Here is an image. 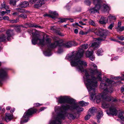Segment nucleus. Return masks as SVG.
Masks as SVG:
<instances>
[{"mask_svg": "<svg viewBox=\"0 0 124 124\" xmlns=\"http://www.w3.org/2000/svg\"><path fill=\"white\" fill-rule=\"evenodd\" d=\"M89 65L91 68L89 70L90 73L86 70L84 72L85 73L83 77L85 83V85L89 93L91 95L92 99H95L97 102L98 103L101 101L102 107L103 108H109L110 114L112 115H116L117 111L116 108L113 105L110 106L107 102L112 100V97L108 95V94L110 93L113 92V88L111 86L112 81L107 78L105 82L102 81L101 83L100 87L101 89L103 90L102 94L95 95V89L97 86V79L101 81V75L100 72L97 70V66L93 63H91Z\"/></svg>", "mask_w": 124, "mask_h": 124, "instance_id": "1", "label": "nucleus"}, {"mask_svg": "<svg viewBox=\"0 0 124 124\" xmlns=\"http://www.w3.org/2000/svg\"><path fill=\"white\" fill-rule=\"evenodd\" d=\"M88 47V45L87 44L82 45L80 47L78 52L74 51L66 57L67 58L71 61V66H75L77 70L81 72H84L86 70H84V67L87 66V63L85 61L79 60V59L83 56L84 50Z\"/></svg>", "mask_w": 124, "mask_h": 124, "instance_id": "2", "label": "nucleus"}, {"mask_svg": "<svg viewBox=\"0 0 124 124\" xmlns=\"http://www.w3.org/2000/svg\"><path fill=\"white\" fill-rule=\"evenodd\" d=\"M78 109L79 110L80 108H82V110L80 111H78L77 110L75 109L73 110H70L71 111L69 113L63 112L62 111L61 108L59 106H56L55 108V112L59 111V113L58 114L56 117L53 116V120L50 121L49 124H61L62 119H64L65 117H66L70 120H71L74 119L76 117L75 116V110L78 112H80L83 110V108L80 107L77 104Z\"/></svg>", "mask_w": 124, "mask_h": 124, "instance_id": "3", "label": "nucleus"}, {"mask_svg": "<svg viewBox=\"0 0 124 124\" xmlns=\"http://www.w3.org/2000/svg\"><path fill=\"white\" fill-rule=\"evenodd\" d=\"M57 99L58 103L62 104L67 103L69 104L61 106L65 110H68L69 109L73 110L76 109L78 111L82 110L81 108L80 110L78 109L77 104L75 102V100L73 99L70 98L68 96H60Z\"/></svg>", "mask_w": 124, "mask_h": 124, "instance_id": "4", "label": "nucleus"}, {"mask_svg": "<svg viewBox=\"0 0 124 124\" xmlns=\"http://www.w3.org/2000/svg\"><path fill=\"white\" fill-rule=\"evenodd\" d=\"M95 33L100 36V38L95 39H94L95 42L91 44L90 48L92 49V48L94 50L96 49L99 46V43L100 41L104 40L105 39L107 34V32L105 30L99 29L97 31L95 32Z\"/></svg>", "mask_w": 124, "mask_h": 124, "instance_id": "5", "label": "nucleus"}, {"mask_svg": "<svg viewBox=\"0 0 124 124\" xmlns=\"http://www.w3.org/2000/svg\"><path fill=\"white\" fill-rule=\"evenodd\" d=\"M40 35L39 34H35L33 35L32 39L31 40L32 43L33 45H35L38 43L42 46L46 44L48 45V47L51 44V39L50 38H47L45 41L44 39H40Z\"/></svg>", "mask_w": 124, "mask_h": 124, "instance_id": "6", "label": "nucleus"}, {"mask_svg": "<svg viewBox=\"0 0 124 124\" xmlns=\"http://www.w3.org/2000/svg\"><path fill=\"white\" fill-rule=\"evenodd\" d=\"M37 110L33 108H31L28 109L24 113L21 121V123L23 124L27 122L30 116L36 112Z\"/></svg>", "mask_w": 124, "mask_h": 124, "instance_id": "7", "label": "nucleus"}, {"mask_svg": "<svg viewBox=\"0 0 124 124\" xmlns=\"http://www.w3.org/2000/svg\"><path fill=\"white\" fill-rule=\"evenodd\" d=\"M59 46V42L57 41H55L54 43H51L50 45L48 48L44 52V54L46 56H50L51 54L50 52L51 48H54Z\"/></svg>", "mask_w": 124, "mask_h": 124, "instance_id": "8", "label": "nucleus"}, {"mask_svg": "<svg viewBox=\"0 0 124 124\" xmlns=\"http://www.w3.org/2000/svg\"><path fill=\"white\" fill-rule=\"evenodd\" d=\"M94 4L95 5L94 7L91 8L89 10V11L91 13H94L98 12L100 9V6L99 5V2L100 0H93Z\"/></svg>", "mask_w": 124, "mask_h": 124, "instance_id": "9", "label": "nucleus"}, {"mask_svg": "<svg viewBox=\"0 0 124 124\" xmlns=\"http://www.w3.org/2000/svg\"><path fill=\"white\" fill-rule=\"evenodd\" d=\"M92 49L90 48H89L88 50L86 52L85 55L87 57L89 58L92 61H93L95 59V57L93 55V52L92 50Z\"/></svg>", "mask_w": 124, "mask_h": 124, "instance_id": "10", "label": "nucleus"}, {"mask_svg": "<svg viewBox=\"0 0 124 124\" xmlns=\"http://www.w3.org/2000/svg\"><path fill=\"white\" fill-rule=\"evenodd\" d=\"M100 0V1L99 2L100 7V9H101V11L104 12L109 11L110 9V7L107 5L103 4L101 3V0Z\"/></svg>", "mask_w": 124, "mask_h": 124, "instance_id": "11", "label": "nucleus"}, {"mask_svg": "<svg viewBox=\"0 0 124 124\" xmlns=\"http://www.w3.org/2000/svg\"><path fill=\"white\" fill-rule=\"evenodd\" d=\"M1 65V63L0 62V66ZM7 70L6 68L0 69V79L6 77L7 75Z\"/></svg>", "mask_w": 124, "mask_h": 124, "instance_id": "12", "label": "nucleus"}, {"mask_svg": "<svg viewBox=\"0 0 124 124\" xmlns=\"http://www.w3.org/2000/svg\"><path fill=\"white\" fill-rule=\"evenodd\" d=\"M49 13L52 14H45L44 15V16L45 17L46 16H49L51 17L52 18L54 19H55V16L58 15V14L56 11H50Z\"/></svg>", "mask_w": 124, "mask_h": 124, "instance_id": "13", "label": "nucleus"}, {"mask_svg": "<svg viewBox=\"0 0 124 124\" xmlns=\"http://www.w3.org/2000/svg\"><path fill=\"white\" fill-rule=\"evenodd\" d=\"M45 2V0H39L37 3L34 4V7L35 8H38L44 4Z\"/></svg>", "mask_w": 124, "mask_h": 124, "instance_id": "14", "label": "nucleus"}, {"mask_svg": "<svg viewBox=\"0 0 124 124\" xmlns=\"http://www.w3.org/2000/svg\"><path fill=\"white\" fill-rule=\"evenodd\" d=\"M75 45V42L74 41H71L63 44V46L65 47L69 48Z\"/></svg>", "mask_w": 124, "mask_h": 124, "instance_id": "15", "label": "nucleus"}, {"mask_svg": "<svg viewBox=\"0 0 124 124\" xmlns=\"http://www.w3.org/2000/svg\"><path fill=\"white\" fill-rule=\"evenodd\" d=\"M13 116L12 114L9 113H6L5 118V120L7 122L10 121L13 118Z\"/></svg>", "mask_w": 124, "mask_h": 124, "instance_id": "16", "label": "nucleus"}, {"mask_svg": "<svg viewBox=\"0 0 124 124\" xmlns=\"http://www.w3.org/2000/svg\"><path fill=\"white\" fill-rule=\"evenodd\" d=\"M6 33L8 36L7 39L8 41H10V38L14 35L13 30H8L6 32Z\"/></svg>", "mask_w": 124, "mask_h": 124, "instance_id": "17", "label": "nucleus"}, {"mask_svg": "<svg viewBox=\"0 0 124 124\" xmlns=\"http://www.w3.org/2000/svg\"><path fill=\"white\" fill-rule=\"evenodd\" d=\"M18 6L22 8H26L29 6V4L28 2L24 1L21 2L19 5Z\"/></svg>", "mask_w": 124, "mask_h": 124, "instance_id": "18", "label": "nucleus"}, {"mask_svg": "<svg viewBox=\"0 0 124 124\" xmlns=\"http://www.w3.org/2000/svg\"><path fill=\"white\" fill-rule=\"evenodd\" d=\"M97 110L96 108L94 107L91 108L88 110V113L91 116L94 115L96 112Z\"/></svg>", "mask_w": 124, "mask_h": 124, "instance_id": "19", "label": "nucleus"}, {"mask_svg": "<svg viewBox=\"0 0 124 124\" xmlns=\"http://www.w3.org/2000/svg\"><path fill=\"white\" fill-rule=\"evenodd\" d=\"M108 20V18L103 16H102L101 17L99 22L101 24H105L107 22Z\"/></svg>", "mask_w": 124, "mask_h": 124, "instance_id": "20", "label": "nucleus"}, {"mask_svg": "<svg viewBox=\"0 0 124 124\" xmlns=\"http://www.w3.org/2000/svg\"><path fill=\"white\" fill-rule=\"evenodd\" d=\"M26 24L28 25L29 27H34L37 28L41 29L43 28L42 27H41L40 26H38L35 24H31V23H27Z\"/></svg>", "mask_w": 124, "mask_h": 124, "instance_id": "21", "label": "nucleus"}, {"mask_svg": "<svg viewBox=\"0 0 124 124\" xmlns=\"http://www.w3.org/2000/svg\"><path fill=\"white\" fill-rule=\"evenodd\" d=\"M108 20H109L110 21H112L113 20L116 19V17L113 15L110 14L108 16Z\"/></svg>", "mask_w": 124, "mask_h": 124, "instance_id": "22", "label": "nucleus"}, {"mask_svg": "<svg viewBox=\"0 0 124 124\" xmlns=\"http://www.w3.org/2000/svg\"><path fill=\"white\" fill-rule=\"evenodd\" d=\"M7 38L4 34H2L0 36V42H3L5 41Z\"/></svg>", "mask_w": 124, "mask_h": 124, "instance_id": "23", "label": "nucleus"}, {"mask_svg": "<svg viewBox=\"0 0 124 124\" xmlns=\"http://www.w3.org/2000/svg\"><path fill=\"white\" fill-rule=\"evenodd\" d=\"M89 103L88 102H85L83 101H80L79 102V104L82 107L85 106L87 105Z\"/></svg>", "mask_w": 124, "mask_h": 124, "instance_id": "24", "label": "nucleus"}, {"mask_svg": "<svg viewBox=\"0 0 124 124\" xmlns=\"http://www.w3.org/2000/svg\"><path fill=\"white\" fill-rule=\"evenodd\" d=\"M103 51L101 48L99 49L97 51L96 54L98 56H100L102 55V53Z\"/></svg>", "mask_w": 124, "mask_h": 124, "instance_id": "25", "label": "nucleus"}, {"mask_svg": "<svg viewBox=\"0 0 124 124\" xmlns=\"http://www.w3.org/2000/svg\"><path fill=\"white\" fill-rule=\"evenodd\" d=\"M123 113L120 112L119 113L118 115V117L120 118L122 121L124 122V117L123 114Z\"/></svg>", "mask_w": 124, "mask_h": 124, "instance_id": "26", "label": "nucleus"}, {"mask_svg": "<svg viewBox=\"0 0 124 124\" xmlns=\"http://www.w3.org/2000/svg\"><path fill=\"white\" fill-rule=\"evenodd\" d=\"M116 29L117 31L118 32L122 31L124 30V27L123 26H121L118 28H117Z\"/></svg>", "mask_w": 124, "mask_h": 124, "instance_id": "27", "label": "nucleus"}, {"mask_svg": "<svg viewBox=\"0 0 124 124\" xmlns=\"http://www.w3.org/2000/svg\"><path fill=\"white\" fill-rule=\"evenodd\" d=\"M16 2L15 0H10L9 3L11 5L14 6L16 5Z\"/></svg>", "mask_w": 124, "mask_h": 124, "instance_id": "28", "label": "nucleus"}, {"mask_svg": "<svg viewBox=\"0 0 124 124\" xmlns=\"http://www.w3.org/2000/svg\"><path fill=\"white\" fill-rule=\"evenodd\" d=\"M88 33V31L84 32L83 31L81 30L79 32V34L81 35H87Z\"/></svg>", "mask_w": 124, "mask_h": 124, "instance_id": "29", "label": "nucleus"}, {"mask_svg": "<svg viewBox=\"0 0 124 124\" xmlns=\"http://www.w3.org/2000/svg\"><path fill=\"white\" fill-rule=\"evenodd\" d=\"M1 6L2 8H5V9H7L9 8V7L6 5L4 3L1 4Z\"/></svg>", "mask_w": 124, "mask_h": 124, "instance_id": "30", "label": "nucleus"}, {"mask_svg": "<svg viewBox=\"0 0 124 124\" xmlns=\"http://www.w3.org/2000/svg\"><path fill=\"white\" fill-rule=\"evenodd\" d=\"M68 18H59L58 21L59 22L63 23L68 20Z\"/></svg>", "mask_w": 124, "mask_h": 124, "instance_id": "31", "label": "nucleus"}, {"mask_svg": "<svg viewBox=\"0 0 124 124\" xmlns=\"http://www.w3.org/2000/svg\"><path fill=\"white\" fill-rule=\"evenodd\" d=\"M19 16L23 19L26 18L27 17V15L25 14L22 13Z\"/></svg>", "mask_w": 124, "mask_h": 124, "instance_id": "32", "label": "nucleus"}, {"mask_svg": "<svg viewBox=\"0 0 124 124\" xmlns=\"http://www.w3.org/2000/svg\"><path fill=\"white\" fill-rule=\"evenodd\" d=\"M102 112L101 111H100L98 112V115L97 116V118H100L102 116Z\"/></svg>", "mask_w": 124, "mask_h": 124, "instance_id": "33", "label": "nucleus"}, {"mask_svg": "<svg viewBox=\"0 0 124 124\" xmlns=\"http://www.w3.org/2000/svg\"><path fill=\"white\" fill-rule=\"evenodd\" d=\"M87 19H83V21H80L79 22V24L81 25H86L85 23H84L85 22V21L87 20Z\"/></svg>", "mask_w": 124, "mask_h": 124, "instance_id": "34", "label": "nucleus"}, {"mask_svg": "<svg viewBox=\"0 0 124 124\" xmlns=\"http://www.w3.org/2000/svg\"><path fill=\"white\" fill-rule=\"evenodd\" d=\"M89 24L93 26H95L96 25L95 22L92 20H90L89 21Z\"/></svg>", "mask_w": 124, "mask_h": 124, "instance_id": "35", "label": "nucleus"}, {"mask_svg": "<svg viewBox=\"0 0 124 124\" xmlns=\"http://www.w3.org/2000/svg\"><path fill=\"white\" fill-rule=\"evenodd\" d=\"M16 9L17 11H19L21 13H24L25 12L24 9H22L20 8H17Z\"/></svg>", "mask_w": 124, "mask_h": 124, "instance_id": "36", "label": "nucleus"}, {"mask_svg": "<svg viewBox=\"0 0 124 124\" xmlns=\"http://www.w3.org/2000/svg\"><path fill=\"white\" fill-rule=\"evenodd\" d=\"M92 116L90 114L88 113V115H87L85 117V119L86 120H88L91 116Z\"/></svg>", "mask_w": 124, "mask_h": 124, "instance_id": "37", "label": "nucleus"}, {"mask_svg": "<svg viewBox=\"0 0 124 124\" xmlns=\"http://www.w3.org/2000/svg\"><path fill=\"white\" fill-rule=\"evenodd\" d=\"M72 25L73 26L76 27H77V26H78L81 27L83 28V27L82 26L79 25L77 23H73L72 24Z\"/></svg>", "mask_w": 124, "mask_h": 124, "instance_id": "38", "label": "nucleus"}, {"mask_svg": "<svg viewBox=\"0 0 124 124\" xmlns=\"http://www.w3.org/2000/svg\"><path fill=\"white\" fill-rule=\"evenodd\" d=\"M38 0H30L29 2L30 3L33 4L35 3Z\"/></svg>", "mask_w": 124, "mask_h": 124, "instance_id": "39", "label": "nucleus"}, {"mask_svg": "<svg viewBox=\"0 0 124 124\" xmlns=\"http://www.w3.org/2000/svg\"><path fill=\"white\" fill-rule=\"evenodd\" d=\"M85 3L86 5H89L90 4V1L89 0H87L85 1Z\"/></svg>", "mask_w": 124, "mask_h": 124, "instance_id": "40", "label": "nucleus"}, {"mask_svg": "<svg viewBox=\"0 0 124 124\" xmlns=\"http://www.w3.org/2000/svg\"><path fill=\"white\" fill-rule=\"evenodd\" d=\"M114 23L111 24L109 26L108 28L110 29H111L112 27H114Z\"/></svg>", "mask_w": 124, "mask_h": 124, "instance_id": "41", "label": "nucleus"}, {"mask_svg": "<svg viewBox=\"0 0 124 124\" xmlns=\"http://www.w3.org/2000/svg\"><path fill=\"white\" fill-rule=\"evenodd\" d=\"M121 22H118V23L117 26L116 27V28L121 27Z\"/></svg>", "mask_w": 124, "mask_h": 124, "instance_id": "42", "label": "nucleus"}, {"mask_svg": "<svg viewBox=\"0 0 124 124\" xmlns=\"http://www.w3.org/2000/svg\"><path fill=\"white\" fill-rule=\"evenodd\" d=\"M34 105L35 107H37L40 106L41 105L39 103H37L34 104Z\"/></svg>", "mask_w": 124, "mask_h": 124, "instance_id": "43", "label": "nucleus"}, {"mask_svg": "<svg viewBox=\"0 0 124 124\" xmlns=\"http://www.w3.org/2000/svg\"><path fill=\"white\" fill-rule=\"evenodd\" d=\"M117 37L119 39L121 40H124V37H123V36H119L118 37Z\"/></svg>", "mask_w": 124, "mask_h": 124, "instance_id": "44", "label": "nucleus"}, {"mask_svg": "<svg viewBox=\"0 0 124 124\" xmlns=\"http://www.w3.org/2000/svg\"><path fill=\"white\" fill-rule=\"evenodd\" d=\"M3 19L4 20H9V18L8 16H4L3 17Z\"/></svg>", "mask_w": 124, "mask_h": 124, "instance_id": "45", "label": "nucleus"}, {"mask_svg": "<svg viewBox=\"0 0 124 124\" xmlns=\"http://www.w3.org/2000/svg\"><path fill=\"white\" fill-rule=\"evenodd\" d=\"M63 52V50L62 49H59L58 51V53H61Z\"/></svg>", "mask_w": 124, "mask_h": 124, "instance_id": "46", "label": "nucleus"}, {"mask_svg": "<svg viewBox=\"0 0 124 124\" xmlns=\"http://www.w3.org/2000/svg\"><path fill=\"white\" fill-rule=\"evenodd\" d=\"M10 22L12 23H15V20H10Z\"/></svg>", "mask_w": 124, "mask_h": 124, "instance_id": "47", "label": "nucleus"}, {"mask_svg": "<svg viewBox=\"0 0 124 124\" xmlns=\"http://www.w3.org/2000/svg\"><path fill=\"white\" fill-rule=\"evenodd\" d=\"M121 91L122 93H123L124 91V86H123L121 88Z\"/></svg>", "mask_w": 124, "mask_h": 124, "instance_id": "48", "label": "nucleus"}, {"mask_svg": "<svg viewBox=\"0 0 124 124\" xmlns=\"http://www.w3.org/2000/svg\"><path fill=\"white\" fill-rule=\"evenodd\" d=\"M78 32V30L77 29H75L74 31V32L76 34H77Z\"/></svg>", "mask_w": 124, "mask_h": 124, "instance_id": "49", "label": "nucleus"}, {"mask_svg": "<svg viewBox=\"0 0 124 124\" xmlns=\"http://www.w3.org/2000/svg\"><path fill=\"white\" fill-rule=\"evenodd\" d=\"M12 14L14 16L16 15L18 16V14L16 12L13 13Z\"/></svg>", "mask_w": 124, "mask_h": 124, "instance_id": "50", "label": "nucleus"}, {"mask_svg": "<svg viewBox=\"0 0 124 124\" xmlns=\"http://www.w3.org/2000/svg\"><path fill=\"white\" fill-rule=\"evenodd\" d=\"M16 31L17 32H20L21 31V29L19 28H17L16 29Z\"/></svg>", "mask_w": 124, "mask_h": 124, "instance_id": "51", "label": "nucleus"}, {"mask_svg": "<svg viewBox=\"0 0 124 124\" xmlns=\"http://www.w3.org/2000/svg\"><path fill=\"white\" fill-rule=\"evenodd\" d=\"M45 107H42L39 110V111H41L43 110H44V109H45Z\"/></svg>", "mask_w": 124, "mask_h": 124, "instance_id": "52", "label": "nucleus"}, {"mask_svg": "<svg viewBox=\"0 0 124 124\" xmlns=\"http://www.w3.org/2000/svg\"><path fill=\"white\" fill-rule=\"evenodd\" d=\"M10 11H11L10 10H7L6 11V13H7V14L9 13H10Z\"/></svg>", "mask_w": 124, "mask_h": 124, "instance_id": "53", "label": "nucleus"}, {"mask_svg": "<svg viewBox=\"0 0 124 124\" xmlns=\"http://www.w3.org/2000/svg\"><path fill=\"white\" fill-rule=\"evenodd\" d=\"M6 13V11H2L1 12V15H4Z\"/></svg>", "mask_w": 124, "mask_h": 124, "instance_id": "54", "label": "nucleus"}, {"mask_svg": "<svg viewBox=\"0 0 124 124\" xmlns=\"http://www.w3.org/2000/svg\"><path fill=\"white\" fill-rule=\"evenodd\" d=\"M19 19L18 18H17L16 19V20H15V23H16L17 22H18L19 21Z\"/></svg>", "mask_w": 124, "mask_h": 124, "instance_id": "55", "label": "nucleus"}, {"mask_svg": "<svg viewBox=\"0 0 124 124\" xmlns=\"http://www.w3.org/2000/svg\"><path fill=\"white\" fill-rule=\"evenodd\" d=\"M10 109V107L9 106H8V107H7L6 108V109L7 110H9Z\"/></svg>", "mask_w": 124, "mask_h": 124, "instance_id": "56", "label": "nucleus"}, {"mask_svg": "<svg viewBox=\"0 0 124 124\" xmlns=\"http://www.w3.org/2000/svg\"><path fill=\"white\" fill-rule=\"evenodd\" d=\"M119 57L117 56H116V57H115L114 59V60H117V59H118V58Z\"/></svg>", "mask_w": 124, "mask_h": 124, "instance_id": "57", "label": "nucleus"}, {"mask_svg": "<svg viewBox=\"0 0 124 124\" xmlns=\"http://www.w3.org/2000/svg\"><path fill=\"white\" fill-rule=\"evenodd\" d=\"M68 19V20H70V22H73V21H74V20H73L72 19Z\"/></svg>", "mask_w": 124, "mask_h": 124, "instance_id": "58", "label": "nucleus"}, {"mask_svg": "<svg viewBox=\"0 0 124 124\" xmlns=\"http://www.w3.org/2000/svg\"><path fill=\"white\" fill-rule=\"evenodd\" d=\"M15 108H13L12 109H11L10 110V112L11 113H13L15 111Z\"/></svg>", "mask_w": 124, "mask_h": 124, "instance_id": "59", "label": "nucleus"}, {"mask_svg": "<svg viewBox=\"0 0 124 124\" xmlns=\"http://www.w3.org/2000/svg\"><path fill=\"white\" fill-rule=\"evenodd\" d=\"M58 34L59 35L61 36H63L64 35H63L62 33H58Z\"/></svg>", "mask_w": 124, "mask_h": 124, "instance_id": "60", "label": "nucleus"}, {"mask_svg": "<svg viewBox=\"0 0 124 124\" xmlns=\"http://www.w3.org/2000/svg\"><path fill=\"white\" fill-rule=\"evenodd\" d=\"M98 120L97 122L98 123H100V118H97Z\"/></svg>", "mask_w": 124, "mask_h": 124, "instance_id": "61", "label": "nucleus"}, {"mask_svg": "<svg viewBox=\"0 0 124 124\" xmlns=\"http://www.w3.org/2000/svg\"><path fill=\"white\" fill-rule=\"evenodd\" d=\"M112 40H113V41H116V42H118L119 43H120V41H116V39H112Z\"/></svg>", "mask_w": 124, "mask_h": 124, "instance_id": "62", "label": "nucleus"}, {"mask_svg": "<svg viewBox=\"0 0 124 124\" xmlns=\"http://www.w3.org/2000/svg\"><path fill=\"white\" fill-rule=\"evenodd\" d=\"M44 36H46V37H48V36L46 34H44Z\"/></svg>", "mask_w": 124, "mask_h": 124, "instance_id": "63", "label": "nucleus"}, {"mask_svg": "<svg viewBox=\"0 0 124 124\" xmlns=\"http://www.w3.org/2000/svg\"><path fill=\"white\" fill-rule=\"evenodd\" d=\"M92 124H97L96 122H93Z\"/></svg>", "mask_w": 124, "mask_h": 124, "instance_id": "64", "label": "nucleus"}]
</instances>
